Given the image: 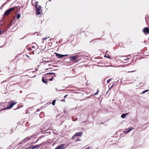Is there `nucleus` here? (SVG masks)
Returning <instances> with one entry per match:
<instances>
[{
	"mask_svg": "<svg viewBox=\"0 0 149 149\" xmlns=\"http://www.w3.org/2000/svg\"><path fill=\"white\" fill-rule=\"evenodd\" d=\"M88 54L86 53H83L81 54L80 55V56H81V57L82 58H84V57H87L88 58Z\"/></svg>",
	"mask_w": 149,
	"mask_h": 149,
	"instance_id": "nucleus-12",
	"label": "nucleus"
},
{
	"mask_svg": "<svg viewBox=\"0 0 149 149\" xmlns=\"http://www.w3.org/2000/svg\"><path fill=\"white\" fill-rule=\"evenodd\" d=\"M53 67H58V66L52 65V67L50 68H49V69L52 68H53Z\"/></svg>",
	"mask_w": 149,
	"mask_h": 149,
	"instance_id": "nucleus-28",
	"label": "nucleus"
},
{
	"mask_svg": "<svg viewBox=\"0 0 149 149\" xmlns=\"http://www.w3.org/2000/svg\"><path fill=\"white\" fill-rule=\"evenodd\" d=\"M21 91H20V93H21Z\"/></svg>",
	"mask_w": 149,
	"mask_h": 149,
	"instance_id": "nucleus-56",
	"label": "nucleus"
},
{
	"mask_svg": "<svg viewBox=\"0 0 149 149\" xmlns=\"http://www.w3.org/2000/svg\"><path fill=\"white\" fill-rule=\"evenodd\" d=\"M68 96V95H65L64 96V98H65Z\"/></svg>",
	"mask_w": 149,
	"mask_h": 149,
	"instance_id": "nucleus-35",
	"label": "nucleus"
},
{
	"mask_svg": "<svg viewBox=\"0 0 149 149\" xmlns=\"http://www.w3.org/2000/svg\"><path fill=\"white\" fill-rule=\"evenodd\" d=\"M80 141V139L78 138L76 139V141Z\"/></svg>",
	"mask_w": 149,
	"mask_h": 149,
	"instance_id": "nucleus-31",
	"label": "nucleus"
},
{
	"mask_svg": "<svg viewBox=\"0 0 149 149\" xmlns=\"http://www.w3.org/2000/svg\"><path fill=\"white\" fill-rule=\"evenodd\" d=\"M123 79V78H122V79H121L120 81H121Z\"/></svg>",
	"mask_w": 149,
	"mask_h": 149,
	"instance_id": "nucleus-47",
	"label": "nucleus"
},
{
	"mask_svg": "<svg viewBox=\"0 0 149 149\" xmlns=\"http://www.w3.org/2000/svg\"><path fill=\"white\" fill-rule=\"evenodd\" d=\"M39 110H40V109H37V111H36V112H37L39 111Z\"/></svg>",
	"mask_w": 149,
	"mask_h": 149,
	"instance_id": "nucleus-38",
	"label": "nucleus"
},
{
	"mask_svg": "<svg viewBox=\"0 0 149 149\" xmlns=\"http://www.w3.org/2000/svg\"><path fill=\"white\" fill-rule=\"evenodd\" d=\"M67 146H65V144L63 143L57 146L55 149H65Z\"/></svg>",
	"mask_w": 149,
	"mask_h": 149,
	"instance_id": "nucleus-4",
	"label": "nucleus"
},
{
	"mask_svg": "<svg viewBox=\"0 0 149 149\" xmlns=\"http://www.w3.org/2000/svg\"><path fill=\"white\" fill-rule=\"evenodd\" d=\"M49 68H47V69H46V70H49Z\"/></svg>",
	"mask_w": 149,
	"mask_h": 149,
	"instance_id": "nucleus-42",
	"label": "nucleus"
},
{
	"mask_svg": "<svg viewBox=\"0 0 149 149\" xmlns=\"http://www.w3.org/2000/svg\"><path fill=\"white\" fill-rule=\"evenodd\" d=\"M135 71V70H133L132 71H128V72L130 73V72H134Z\"/></svg>",
	"mask_w": 149,
	"mask_h": 149,
	"instance_id": "nucleus-30",
	"label": "nucleus"
},
{
	"mask_svg": "<svg viewBox=\"0 0 149 149\" xmlns=\"http://www.w3.org/2000/svg\"><path fill=\"white\" fill-rule=\"evenodd\" d=\"M129 59V58H127L126 59H124V61H126L128 59Z\"/></svg>",
	"mask_w": 149,
	"mask_h": 149,
	"instance_id": "nucleus-33",
	"label": "nucleus"
},
{
	"mask_svg": "<svg viewBox=\"0 0 149 149\" xmlns=\"http://www.w3.org/2000/svg\"><path fill=\"white\" fill-rule=\"evenodd\" d=\"M19 109V108L18 107L16 109H15V108L13 110H15L16 109Z\"/></svg>",
	"mask_w": 149,
	"mask_h": 149,
	"instance_id": "nucleus-34",
	"label": "nucleus"
},
{
	"mask_svg": "<svg viewBox=\"0 0 149 149\" xmlns=\"http://www.w3.org/2000/svg\"><path fill=\"white\" fill-rule=\"evenodd\" d=\"M48 65H49V66H50L51 65V64H49Z\"/></svg>",
	"mask_w": 149,
	"mask_h": 149,
	"instance_id": "nucleus-45",
	"label": "nucleus"
},
{
	"mask_svg": "<svg viewBox=\"0 0 149 149\" xmlns=\"http://www.w3.org/2000/svg\"><path fill=\"white\" fill-rule=\"evenodd\" d=\"M143 31L146 34H148L149 33V28L148 27H146L143 29Z\"/></svg>",
	"mask_w": 149,
	"mask_h": 149,
	"instance_id": "nucleus-9",
	"label": "nucleus"
},
{
	"mask_svg": "<svg viewBox=\"0 0 149 149\" xmlns=\"http://www.w3.org/2000/svg\"><path fill=\"white\" fill-rule=\"evenodd\" d=\"M114 85V83L112 84V85H111V86L109 88V90H110V89H111L112 87Z\"/></svg>",
	"mask_w": 149,
	"mask_h": 149,
	"instance_id": "nucleus-24",
	"label": "nucleus"
},
{
	"mask_svg": "<svg viewBox=\"0 0 149 149\" xmlns=\"http://www.w3.org/2000/svg\"><path fill=\"white\" fill-rule=\"evenodd\" d=\"M61 101L62 102H65V98H64L63 99H62L61 100Z\"/></svg>",
	"mask_w": 149,
	"mask_h": 149,
	"instance_id": "nucleus-26",
	"label": "nucleus"
},
{
	"mask_svg": "<svg viewBox=\"0 0 149 149\" xmlns=\"http://www.w3.org/2000/svg\"><path fill=\"white\" fill-rule=\"evenodd\" d=\"M42 146L41 144H39L36 146H31V149H34L35 148L38 149Z\"/></svg>",
	"mask_w": 149,
	"mask_h": 149,
	"instance_id": "nucleus-10",
	"label": "nucleus"
},
{
	"mask_svg": "<svg viewBox=\"0 0 149 149\" xmlns=\"http://www.w3.org/2000/svg\"><path fill=\"white\" fill-rule=\"evenodd\" d=\"M18 6H14L12 8H10L6 10L4 13V15H8L10 12L14 9L17 10Z\"/></svg>",
	"mask_w": 149,
	"mask_h": 149,
	"instance_id": "nucleus-3",
	"label": "nucleus"
},
{
	"mask_svg": "<svg viewBox=\"0 0 149 149\" xmlns=\"http://www.w3.org/2000/svg\"><path fill=\"white\" fill-rule=\"evenodd\" d=\"M79 59H81V58H79Z\"/></svg>",
	"mask_w": 149,
	"mask_h": 149,
	"instance_id": "nucleus-59",
	"label": "nucleus"
},
{
	"mask_svg": "<svg viewBox=\"0 0 149 149\" xmlns=\"http://www.w3.org/2000/svg\"><path fill=\"white\" fill-rule=\"evenodd\" d=\"M38 3V2H37V1L36 2H35V5H36V4L37 5Z\"/></svg>",
	"mask_w": 149,
	"mask_h": 149,
	"instance_id": "nucleus-40",
	"label": "nucleus"
},
{
	"mask_svg": "<svg viewBox=\"0 0 149 149\" xmlns=\"http://www.w3.org/2000/svg\"><path fill=\"white\" fill-rule=\"evenodd\" d=\"M142 84H141V83H140L139 84V85H141V86L142 85Z\"/></svg>",
	"mask_w": 149,
	"mask_h": 149,
	"instance_id": "nucleus-39",
	"label": "nucleus"
},
{
	"mask_svg": "<svg viewBox=\"0 0 149 149\" xmlns=\"http://www.w3.org/2000/svg\"><path fill=\"white\" fill-rule=\"evenodd\" d=\"M61 90H59V91H61Z\"/></svg>",
	"mask_w": 149,
	"mask_h": 149,
	"instance_id": "nucleus-53",
	"label": "nucleus"
},
{
	"mask_svg": "<svg viewBox=\"0 0 149 149\" xmlns=\"http://www.w3.org/2000/svg\"><path fill=\"white\" fill-rule=\"evenodd\" d=\"M53 77H53V76L51 78L49 79V81H52L53 79Z\"/></svg>",
	"mask_w": 149,
	"mask_h": 149,
	"instance_id": "nucleus-25",
	"label": "nucleus"
},
{
	"mask_svg": "<svg viewBox=\"0 0 149 149\" xmlns=\"http://www.w3.org/2000/svg\"><path fill=\"white\" fill-rule=\"evenodd\" d=\"M108 92V91H107V92L106 93V94H107V92Z\"/></svg>",
	"mask_w": 149,
	"mask_h": 149,
	"instance_id": "nucleus-54",
	"label": "nucleus"
},
{
	"mask_svg": "<svg viewBox=\"0 0 149 149\" xmlns=\"http://www.w3.org/2000/svg\"><path fill=\"white\" fill-rule=\"evenodd\" d=\"M5 3H4L0 7V9H1V10H2V7H3V5L5 4Z\"/></svg>",
	"mask_w": 149,
	"mask_h": 149,
	"instance_id": "nucleus-27",
	"label": "nucleus"
},
{
	"mask_svg": "<svg viewBox=\"0 0 149 149\" xmlns=\"http://www.w3.org/2000/svg\"><path fill=\"white\" fill-rule=\"evenodd\" d=\"M120 66L121 67H124V65H120Z\"/></svg>",
	"mask_w": 149,
	"mask_h": 149,
	"instance_id": "nucleus-41",
	"label": "nucleus"
},
{
	"mask_svg": "<svg viewBox=\"0 0 149 149\" xmlns=\"http://www.w3.org/2000/svg\"><path fill=\"white\" fill-rule=\"evenodd\" d=\"M2 32V31L0 30V35L1 34Z\"/></svg>",
	"mask_w": 149,
	"mask_h": 149,
	"instance_id": "nucleus-36",
	"label": "nucleus"
},
{
	"mask_svg": "<svg viewBox=\"0 0 149 149\" xmlns=\"http://www.w3.org/2000/svg\"><path fill=\"white\" fill-rule=\"evenodd\" d=\"M42 81L44 83L47 84L48 83L47 79H46V80H45V77H42Z\"/></svg>",
	"mask_w": 149,
	"mask_h": 149,
	"instance_id": "nucleus-14",
	"label": "nucleus"
},
{
	"mask_svg": "<svg viewBox=\"0 0 149 149\" xmlns=\"http://www.w3.org/2000/svg\"><path fill=\"white\" fill-rule=\"evenodd\" d=\"M111 79H110L108 80L107 81V83H109V82L111 80Z\"/></svg>",
	"mask_w": 149,
	"mask_h": 149,
	"instance_id": "nucleus-23",
	"label": "nucleus"
},
{
	"mask_svg": "<svg viewBox=\"0 0 149 149\" xmlns=\"http://www.w3.org/2000/svg\"><path fill=\"white\" fill-rule=\"evenodd\" d=\"M85 58L86 59H88V58Z\"/></svg>",
	"mask_w": 149,
	"mask_h": 149,
	"instance_id": "nucleus-49",
	"label": "nucleus"
},
{
	"mask_svg": "<svg viewBox=\"0 0 149 149\" xmlns=\"http://www.w3.org/2000/svg\"><path fill=\"white\" fill-rule=\"evenodd\" d=\"M144 43H146V41H144L143 42Z\"/></svg>",
	"mask_w": 149,
	"mask_h": 149,
	"instance_id": "nucleus-46",
	"label": "nucleus"
},
{
	"mask_svg": "<svg viewBox=\"0 0 149 149\" xmlns=\"http://www.w3.org/2000/svg\"><path fill=\"white\" fill-rule=\"evenodd\" d=\"M21 91H20V93H21Z\"/></svg>",
	"mask_w": 149,
	"mask_h": 149,
	"instance_id": "nucleus-55",
	"label": "nucleus"
},
{
	"mask_svg": "<svg viewBox=\"0 0 149 149\" xmlns=\"http://www.w3.org/2000/svg\"><path fill=\"white\" fill-rule=\"evenodd\" d=\"M83 133V132H77L76 133L74 136H72V139H74V137L75 136H81Z\"/></svg>",
	"mask_w": 149,
	"mask_h": 149,
	"instance_id": "nucleus-6",
	"label": "nucleus"
},
{
	"mask_svg": "<svg viewBox=\"0 0 149 149\" xmlns=\"http://www.w3.org/2000/svg\"><path fill=\"white\" fill-rule=\"evenodd\" d=\"M134 128H133L132 127H131L130 128H128V130L127 131H126L127 130H126L125 131H124V133H125V134H127L129 132H130V131H131L133 129H134Z\"/></svg>",
	"mask_w": 149,
	"mask_h": 149,
	"instance_id": "nucleus-11",
	"label": "nucleus"
},
{
	"mask_svg": "<svg viewBox=\"0 0 149 149\" xmlns=\"http://www.w3.org/2000/svg\"><path fill=\"white\" fill-rule=\"evenodd\" d=\"M69 58H70V61L73 62L75 61L77 59H78V60L79 59V58H78V56L77 55L71 56Z\"/></svg>",
	"mask_w": 149,
	"mask_h": 149,
	"instance_id": "nucleus-5",
	"label": "nucleus"
},
{
	"mask_svg": "<svg viewBox=\"0 0 149 149\" xmlns=\"http://www.w3.org/2000/svg\"><path fill=\"white\" fill-rule=\"evenodd\" d=\"M41 6L36 4L35 6V10H36V14L37 15H41V11L42 10H41Z\"/></svg>",
	"mask_w": 149,
	"mask_h": 149,
	"instance_id": "nucleus-2",
	"label": "nucleus"
},
{
	"mask_svg": "<svg viewBox=\"0 0 149 149\" xmlns=\"http://www.w3.org/2000/svg\"><path fill=\"white\" fill-rule=\"evenodd\" d=\"M38 35H39L38 34H37V36H38Z\"/></svg>",
	"mask_w": 149,
	"mask_h": 149,
	"instance_id": "nucleus-58",
	"label": "nucleus"
},
{
	"mask_svg": "<svg viewBox=\"0 0 149 149\" xmlns=\"http://www.w3.org/2000/svg\"><path fill=\"white\" fill-rule=\"evenodd\" d=\"M48 74H54V75L53 76V77H55L56 76L55 74L54 73V72H49L46 73L45 74V75H46Z\"/></svg>",
	"mask_w": 149,
	"mask_h": 149,
	"instance_id": "nucleus-15",
	"label": "nucleus"
},
{
	"mask_svg": "<svg viewBox=\"0 0 149 149\" xmlns=\"http://www.w3.org/2000/svg\"><path fill=\"white\" fill-rule=\"evenodd\" d=\"M149 91V90H144V91H143L142 92V93L141 94H143V93H145L146 92H148V91Z\"/></svg>",
	"mask_w": 149,
	"mask_h": 149,
	"instance_id": "nucleus-19",
	"label": "nucleus"
},
{
	"mask_svg": "<svg viewBox=\"0 0 149 149\" xmlns=\"http://www.w3.org/2000/svg\"><path fill=\"white\" fill-rule=\"evenodd\" d=\"M49 1H51V0H49Z\"/></svg>",
	"mask_w": 149,
	"mask_h": 149,
	"instance_id": "nucleus-52",
	"label": "nucleus"
},
{
	"mask_svg": "<svg viewBox=\"0 0 149 149\" xmlns=\"http://www.w3.org/2000/svg\"><path fill=\"white\" fill-rule=\"evenodd\" d=\"M56 100H53L52 101V104L53 105H55V102H56Z\"/></svg>",
	"mask_w": 149,
	"mask_h": 149,
	"instance_id": "nucleus-18",
	"label": "nucleus"
},
{
	"mask_svg": "<svg viewBox=\"0 0 149 149\" xmlns=\"http://www.w3.org/2000/svg\"><path fill=\"white\" fill-rule=\"evenodd\" d=\"M73 121H75L74 120H72Z\"/></svg>",
	"mask_w": 149,
	"mask_h": 149,
	"instance_id": "nucleus-57",
	"label": "nucleus"
},
{
	"mask_svg": "<svg viewBox=\"0 0 149 149\" xmlns=\"http://www.w3.org/2000/svg\"><path fill=\"white\" fill-rule=\"evenodd\" d=\"M16 102H15L13 101L12 100L8 102V104L6 107L0 110V111H3L6 109H8L11 108L13 106L16 104Z\"/></svg>",
	"mask_w": 149,
	"mask_h": 149,
	"instance_id": "nucleus-1",
	"label": "nucleus"
},
{
	"mask_svg": "<svg viewBox=\"0 0 149 149\" xmlns=\"http://www.w3.org/2000/svg\"><path fill=\"white\" fill-rule=\"evenodd\" d=\"M26 56H27V57H29V56H28V55H26Z\"/></svg>",
	"mask_w": 149,
	"mask_h": 149,
	"instance_id": "nucleus-44",
	"label": "nucleus"
},
{
	"mask_svg": "<svg viewBox=\"0 0 149 149\" xmlns=\"http://www.w3.org/2000/svg\"><path fill=\"white\" fill-rule=\"evenodd\" d=\"M54 54L56 55V56L58 57L59 58H63L68 55V54L63 55L56 52Z\"/></svg>",
	"mask_w": 149,
	"mask_h": 149,
	"instance_id": "nucleus-7",
	"label": "nucleus"
},
{
	"mask_svg": "<svg viewBox=\"0 0 149 149\" xmlns=\"http://www.w3.org/2000/svg\"><path fill=\"white\" fill-rule=\"evenodd\" d=\"M60 41H61V40H59V42H60Z\"/></svg>",
	"mask_w": 149,
	"mask_h": 149,
	"instance_id": "nucleus-48",
	"label": "nucleus"
},
{
	"mask_svg": "<svg viewBox=\"0 0 149 149\" xmlns=\"http://www.w3.org/2000/svg\"><path fill=\"white\" fill-rule=\"evenodd\" d=\"M99 90H98L93 95H97V94H98V93H99Z\"/></svg>",
	"mask_w": 149,
	"mask_h": 149,
	"instance_id": "nucleus-20",
	"label": "nucleus"
},
{
	"mask_svg": "<svg viewBox=\"0 0 149 149\" xmlns=\"http://www.w3.org/2000/svg\"><path fill=\"white\" fill-rule=\"evenodd\" d=\"M49 37H47V38H43V40H46V39H47V38H49Z\"/></svg>",
	"mask_w": 149,
	"mask_h": 149,
	"instance_id": "nucleus-29",
	"label": "nucleus"
},
{
	"mask_svg": "<svg viewBox=\"0 0 149 149\" xmlns=\"http://www.w3.org/2000/svg\"><path fill=\"white\" fill-rule=\"evenodd\" d=\"M20 8H19V9H18V10H20Z\"/></svg>",
	"mask_w": 149,
	"mask_h": 149,
	"instance_id": "nucleus-51",
	"label": "nucleus"
},
{
	"mask_svg": "<svg viewBox=\"0 0 149 149\" xmlns=\"http://www.w3.org/2000/svg\"><path fill=\"white\" fill-rule=\"evenodd\" d=\"M94 42L93 40H91L90 41V43H91V42Z\"/></svg>",
	"mask_w": 149,
	"mask_h": 149,
	"instance_id": "nucleus-37",
	"label": "nucleus"
},
{
	"mask_svg": "<svg viewBox=\"0 0 149 149\" xmlns=\"http://www.w3.org/2000/svg\"><path fill=\"white\" fill-rule=\"evenodd\" d=\"M32 136H30L29 137H27L26 138H25L24 139H23L22 141V143H24L32 139Z\"/></svg>",
	"mask_w": 149,
	"mask_h": 149,
	"instance_id": "nucleus-8",
	"label": "nucleus"
},
{
	"mask_svg": "<svg viewBox=\"0 0 149 149\" xmlns=\"http://www.w3.org/2000/svg\"><path fill=\"white\" fill-rule=\"evenodd\" d=\"M32 47H33V48H35V46H32Z\"/></svg>",
	"mask_w": 149,
	"mask_h": 149,
	"instance_id": "nucleus-43",
	"label": "nucleus"
},
{
	"mask_svg": "<svg viewBox=\"0 0 149 149\" xmlns=\"http://www.w3.org/2000/svg\"><path fill=\"white\" fill-rule=\"evenodd\" d=\"M51 61H51V60L48 61H44V62H46V63H49V62H51Z\"/></svg>",
	"mask_w": 149,
	"mask_h": 149,
	"instance_id": "nucleus-22",
	"label": "nucleus"
},
{
	"mask_svg": "<svg viewBox=\"0 0 149 149\" xmlns=\"http://www.w3.org/2000/svg\"><path fill=\"white\" fill-rule=\"evenodd\" d=\"M104 57H107L109 59H111V56H110V55H109L108 54V56H107V55H105L104 56Z\"/></svg>",
	"mask_w": 149,
	"mask_h": 149,
	"instance_id": "nucleus-17",
	"label": "nucleus"
},
{
	"mask_svg": "<svg viewBox=\"0 0 149 149\" xmlns=\"http://www.w3.org/2000/svg\"><path fill=\"white\" fill-rule=\"evenodd\" d=\"M5 104V103L4 102H1L0 103V105L3 106Z\"/></svg>",
	"mask_w": 149,
	"mask_h": 149,
	"instance_id": "nucleus-21",
	"label": "nucleus"
},
{
	"mask_svg": "<svg viewBox=\"0 0 149 149\" xmlns=\"http://www.w3.org/2000/svg\"><path fill=\"white\" fill-rule=\"evenodd\" d=\"M21 15L20 14H18L17 15V19H19Z\"/></svg>",
	"mask_w": 149,
	"mask_h": 149,
	"instance_id": "nucleus-16",
	"label": "nucleus"
},
{
	"mask_svg": "<svg viewBox=\"0 0 149 149\" xmlns=\"http://www.w3.org/2000/svg\"><path fill=\"white\" fill-rule=\"evenodd\" d=\"M56 44H58V41H57L56 43Z\"/></svg>",
	"mask_w": 149,
	"mask_h": 149,
	"instance_id": "nucleus-50",
	"label": "nucleus"
},
{
	"mask_svg": "<svg viewBox=\"0 0 149 149\" xmlns=\"http://www.w3.org/2000/svg\"><path fill=\"white\" fill-rule=\"evenodd\" d=\"M129 113L128 112L126 113H123L121 115V117L123 118H125L126 116Z\"/></svg>",
	"mask_w": 149,
	"mask_h": 149,
	"instance_id": "nucleus-13",
	"label": "nucleus"
},
{
	"mask_svg": "<svg viewBox=\"0 0 149 149\" xmlns=\"http://www.w3.org/2000/svg\"><path fill=\"white\" fill-rule=\"evenodd\" d=\"M25 149H31V147H29L26 148Z\"/></svg>",
	"mask_w": 149,
	"mask_h": 149,
	"instance_id": "nucleus-32",
	"label": "nucleus"
}]
</instances>
